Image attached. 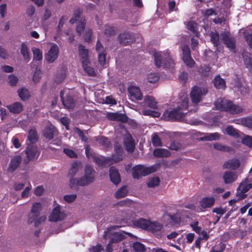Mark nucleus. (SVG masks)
I'll return each mask as SVG.
<instances>
[{"label": "nucleus", "instance_id": "1", "mask_svg": "<svg viewBox=\"0 0 252 252\" xmlns=\"http://www.w3.org/2000/svg\"><path fill=\"white\" fill-rule=\"evenodd\" d=\"M84 176L80 178H71L69 186L72 189L78 190V186H85L92 183L94 179L95 170L89 164L85 166Z\"/></svg>", "mask_w": 252, "mask_h": 252}, {"label": "nucleus", "instance_id": "2", "mask_svg": "<svg viewBox=\"0 0 252 252\" xmlns=\"http://www.w3.org/2000/svg\"><path fill=\"white\" fill-rule=\"evenodd\" d=\"M215 105L217 109L227 112L233 115L242 113L244 110L241 106L235 104L232 101L224 98H218L215 102Z\"/></svg>", "mask_w": 252, "mask_h": 252}, {"label": "nucleus", "instance_id": "3", "mask_svg": "<svg viewBox=\"0 0 252 252\" xmlns=\"http://www.w3.org/2000/svg\"><path fill=\"white\" fill-rule=\"evenodd\" d=\"M78 52L80 61L85 72L90 76H95L96 72L94 68L91 66V62L90 59L88 49L83 45L79 44L78 46Z\"/></svg>", "mask_w": 252, "mask_h": 252}, {"label": "nucleus", "instance_id": "4", "mask_svg": "<svg viewBox=\"0 0 252 252\" xmlns=\"http://www.w3.org/2000/svg\"><path fill=\"white\" fill-rule=\"evenodd\" d=\"M41 208L42 206L39 202L33 203L28 216V222L29 224L33 223L35 227H38L46 220V217L45 216L39 217Z\"/></svg>", "mask_w": 252, "mask_h": 252}, {"label": "nucleus", "instance_id": "5", "mask_svg": "<svg viewBox=\"0 0 252 252\" xmlns=\"http://www.w3.org/2000/svg\"><path fill=\"white\" fill-rule=\"evenodd\" d=\"M155 63L157 66H163L166 68H172L174 61L168 52L157 53L155 54Z\"/></svg>", "mask_w": 252, "mask_h": 252}, {"label": "nucleus", "instance_id": "6", "mask_svg": "<svg viewBox=\"0 0 252 252\" xmlns=\"http://www.w3.org/2000/svg\"><path fill=\"white\" fill-rule=\"evenodd\" d=\"M156 171L154 166L145 167L142 165H137L132 168V175L134 179H138L141 176H146Z\"/></svg>", "mask_w": 252, "mask_h": 252}, {"label": "nucleus", "instance_id": "7", "mask_svg": "<svg viewBox=\"0 0 252 252\" xmlns=\"http://www.w3.org/2000/svg\"><path fill=\"white\" fill-rule=\"evenodd\" d=\"M208 93V90L206 88L194 86L190 92V98L192 102L197 104L203 99V98Z\"/></svg>", "mask_w": 252, "mask_h": 252}, {"label": "nucleus", "instance_id": "8", "mask_svg": "<svg viewBox=\"0 0 252 252\" xmlns=\"http://www.w3.org/2000/svg\"><path fill=\"white\" fill-rule=\"evenodd\" d=\"M26 155V158L24 159L23 163L27 164L31 160L33 159L35 157L37 158L40 154V151L38 150L37 146L33 144H30L24 150Z\"/></svg>", "mask_w": 252, "mask_h": 252}, {"label": "nucleus", "instance_id": "9", "mask_svg": "<svg viewBox=\"0 0 252 252\" xmlns=\"http://www.w3.org/2000/svg\"><path fill=\"white\" fill-rule=\"evenodd\" d=\"M66 217L64 211L61 210L60 205L54 208L49 217V220L51 222H57L63 220Z\"/></svg>", "mask_w": 252, "mask_h": 252}, {"label": "nucleus", "instance_id": "10", "mask_svg": "<svg viewBox=\"0 0 252 252\" xmlns=\"http://www.w3.org/2000/svg\"><path fill=\"white\" fill-rule=\"evenodd\" d=\"M59 54L58 46L53 43L47 53L45 55V59L49 63L54 62L58 58Z\"/></svg>", "mask_w": 252, "mask_h": 252}, {"label": "nucleus", "instance_id": "11", "mask_svg": "<svg viewBox=\"0 0 252 252\" xmlns=\"http://www.w3.org/2000/svg\"><path fill=\"white\" fill-rule=\"evenodd\" d=\"M96 50L98 53V63L102 67L104 66L107 63L106 53L103 46L99 42H97L96 45Z\"/></svg>", "mask_w": 252, "mask_h": 252}, {"label": "nucleus", "instance_id": "12", "mask_svg": "<svg viewBox=\"0 0 252 252\" xmlns=\"http://www.w3.org/2000/svg\"><path fill=\"white\" fill-rule=\"evenodd\" d=\"M164 115L167 116L168 120L171 121H180L184 116V113L181 111L180 108H176L170 111H166Z\"/></svg>", "mask_w": 252, "mask_h": 252}, {"label": "nucleus", "instance_id": "13", "mask_svg": "<svg viewBox=\"0 0 252 252\" xmlns=\"http://www.w3.org/2000/svg\"><path fill=\"white\" fill-rule=\"evenodd\" d=\"M80 12L79 11L76 12L74 14L75 19H70V23L73 24L75 21H77L76 32L79 34H81L84 31L85 22L84 19H81L80 20H78L77 19L80 16Z\"/></svg>", "mask_w": 252, "mask_h": 252}, {"label": "nucleus", "instance_id": "14", "mask_svg": "<svg viewBox=\"0 0 252 252\" xmlns=\"http://www.w3.org/2000/svg\"><path fill=\"white\" fill-rule=\"evenodd\" d=\"M58 133V129L53 125L46 126L43 130V135L48 140L53 139Z\"/></svg>", "mask_w": 252, "mask_h": 252}, {"label": "nucleus", "instance_id": "15", "mask_svg": "<svg viewBox=\"0 0 252 252\" xmlns=\"http://www.w3.org/2000/svg\"><path fill=\"white\" fill-rule=\"evenodd\" d=\"M22 161V157L20 155H15L10 160L8 167V171L12 173L19 167Z\"/></svg>", "mask_w": 252, "mask_h": 252}, {"label": "nucleus", "instance_id": "16", "mask_svg": "<svg viewBox=\"0 0 252 252\" xmlns=\"http://www.w3.org/2000/svg\"><path fill=\"white\" fill-rule=\"evenodd\" d=\"M128 91L130 94V96L131 97V100L133 101L134 99L137 100H141L142 99L143 95L138 87L131 86L128 87Z\"/></svg>", "mask_w": 252, "mask_h": 252}, {"label": "nucleus", "instance_id": "17", "mask_svg": "<svg viewBox=\"0 0 252 252\" xmlns=\"http://www.w3.org/2000/svg\"><path fill=\"white\" fill-rule=\"evenodd\" d=\"M63 95L64 92L63 91H62L60 92V98L63 104L68 109L73 108L74 106V102L73 97L70 95H66V97L64 98Z\"/></svg>", "mask_w": 252, "mask_h": 252}, {"label": "nucleus", "instance_id": "18", "mask_svg": "<svg viewBox=\"0 0 252 252\" xmlns=\"http://www.w3.org/2000/svg\"><path fill=\"white\" fill-rule=\"evenodd\" d=\"M109 176L111 181L116 185L119 184L121 181L118 170L114 166L109 168Z\"/></svg>", "mask_w": 252, "mask_h": 252}, {"label": "nucleus", "instance_id": "19", "mask_svg": "<svg viewBox=\"0 0 252 252\" xmlns=\"http://www.w3.org/2000/svg\"><path fill=\"white\" fill-rule=\"evenodd\" d=\"M240 166L238 159L232 158L224 162L223 164V169H230L233 170L237 169Z\"/></svg>", "mask_w": 252, "mask_h": 252}, {"label": "nucleus", "instance_id": "20", "mask_svg": "<svg viewBox=\"0 0 252 252\" xmlns=\"http://www.w3.org/2000/svg\"><path fill=\"white\" fill-rule=\"evenodd\" d=\"M20 53L23 60L27 63L31 60V54L28 46L26 43L22 42L20 48Z\"/></svg>", "mask_w": 252, "mask_h": 252}, {"label": "nucleus", "instance_id": "21", "mask_svg": "<svg viewBox=\"0 0 252 252\" xmlns=\"http://www.w3.org/2000/svg\"><path fill=\"white\" fill-rule=\"evenodd\" d=\"M163 228V225L158 221L152 222L149 225L148 231L151 232L155 235H158Z\"/></svg>", "mask_w": 252, "mask_h": 252}, {"label": "nucleus", "instance_id": "22", "mask_svg": "<svg viewBox=\"0 0 252 252\" xmlns=\"http://www.w3.org/2000/svg\"><path fill=\"white\" fill-rule=\"evenodd\" d=\"M215 202V199L214 197H205L200 201V206L204 208H208L212 207Z\"/></svg>", "mask_w": 252, "mask_h": 252}, {"label": "nucleus", "instance_id": "23", "mask_svg": "<svg viewBox=\"0 0 252 252\" xmlns=\"http://www.w3.org/2000/svg\"><path fill=\"white\" fill-rule=\"evenodd\" d=\"M94 159V160L99 165L101 166H106L107 165H109L111 163V158H100L98 157L95 156L94 155L93 156L92 155H90Z\"/></svg>", "mask_w": 252, "mask_h": 252}, {"label": "nucleus", "instance_id": "24", "mask_svg": "<svg viewBox=\"0 0 252 252\" xmlns=\"http://www.w3.org/2000/svg\"><path fill=\"white\" fill-rule=\"evenodd\" d=\"M9 111L14 114H19L23 110V105L20 102H15L7 106Z\"/></svg>", "mask_w": 252, "mask_h": 252}, {"label": "nucleus", "instance_id": "25", "mask_svg": "<svg viewBox=\"0 0 252 252\" xmlns=\"http://www.w3.org/2000/svg\"><path fill=\"white\" fill-rule=\"evenodd\" d=\"M222 39L224 40L225 44L229 48L230 50H232L235 47V43L234 39L232 37L230 36L227 33H223L221 34Z\"/></svg>", "mask_w": 252, "mask_h": 252}, {"label": "nucleus", "instance_id": "26", "mask_svg": "<svg viewBox=\"0 0 252 252\" xmlns=\"http://www.w3.org/2000/svg\"><path fill=\"white\" fill-rule=\"evenodd\" d=\"M133 224L136 226L144 230H148L150 220L143 218H140L133 221Z\"/></svg>", "mask_w": 252, "mask_h": 252}, {"label": "nucleus", "instance_id": "27", "mask_svg": "<svg viewBox=\"0 0 252 252\" xmlns=\"http://www.w3.org/2000/svg\"><path fill=\"white\" fill-rule=\"evenodd\" d=\"M237 178L236 174L232 171H226L223 175V179L225 184H230L235 181Z\"/></svg>", "mask_w": 252, "mask_h": 252}, {"label": "nucleus", "instance_id": "28", "mask_svg": "<svg viewBox=\"0 0 252 252\" xmlns=\"http://www.w3.org/2000/svg\"><path fill=\"white\" fill-rule=\"evenodd\" d=\"M17 93L18 96L23 101H26L28 100L31 97V94L29 90L25 87H23L18 89Z\"/></svg>", "mask_w": 252, "mask_h": 252}, {"label": "nucleus", "instance_id": "29", "mask_svg": "<svg viewBox=\"0 0 252 252\" xmlns=\"http://www.w3.org/2000/svg\"><path fill=\"white\" fill-rule=\"evenodd\" d=\"M31 50L33 54V61H41L43 59L42 51L35 47H32Z\"/></svg>", "mask_w": 252, "mask_h": 252}, {"label": "nucleus", "instance_id": "30", "mask_svg": "<svg viewBox=\"0 0 252 252\" xmlns=\"http://www.w3.org/2000/svg\"><path fill=\"white\" fill-rule=\"evenodd\" d=\"M153 155L157 158L168 157L170 155V153L166 149H156L153 151Z\"/></svg>", "mask_w": 252, "mask_h": 252}, {"label": "nucleus", "instance_id": "31", "mask_svg": "<svg viewBox=\"0 0 252 252\" xmlns=\"http://www.w3.org/2000/svg\"><path fill=\"white\" fill-rule=\"evenodd\" d=\"M28 138L32 144L35 143L38 140V135L35 128H32L29 130Z\"/></svg>", "mask_w": 252, "mask_h": 252}, {"label": "nucleus", "instance_id": "32", "mask_svg": "<svg viewBox=\"0 0 252 252\" xmlns=\"http://www.w3.org/2000/svg\"><path fill=\"white\" fill-rule=\"evenodd\" d=\"M225 131L227 134L229 136L239 138L240 137L239 130L235 128L232 126H229L225 128Z\"/></svg>", "mask_w": 252, "mask_h": 252}, {"label": "nucleus", "instance_id": "33", "mask_svg": "<svg viewBox=\"0 0 252 252\" xmlns=\"http://www.w3.org/2000/svg\"><path fill=\"white\" fill-rule=\"evenodd\" d=\"M144 101L145 103L151 108L153 109H157L158 108L157 102L153 97L147 95L144 98Z\"/></svg>", "mask_w": 252, "mask_h": 252}, {"label": "nucleus", "instance_id": "34", "mask_svg": "<svg viewBox=\"0 0 252 252\" xmlns=\"http://www.w3.org/2000/svg\"><path fill=\"white\" fill-rule=\"evenodd\" d=\"M124 239L125 236L123 234L119 232H115L109 242L113 244L114 243H117Z\"/></svg>", "mask_w": 252, "mask_h": 252}, {"label": "nucleus", "instance_id": "35", "mask_svg": "<svg viewBox=\"0 0 252 252\" xmlns=\"http://www.w3.org/2000/svg\"><path fill=\"white\" fill-rule=\"evenodd\" d=\"M220 134L215 132L213 133L207 134L206 135L201 138V139L203 141H213L219 139Z\"/></svg>", "mask_w": 252, "mask_h": 252}, {"label": "nucleus", "instance_id": "36", "mask_svg": "<svg viewBox=\"0 0 252 252\" xmlns=\"http://www.w3.org/2000/svg\"><path fill=\"white\" fill-rule=\"evenodd\" d=\"M251 188H252V184L251 183H248L247 181H244L241 183L237 188V191L238 190H242L243 192H248Z\"/></svg>", "mask_w": 252, "mask_h": 252}, {"label": "nucleus", "instance_id": "37", "mask_svg": "<svg viewBox=\"0 0 252 252\" xmlns=\"http://www.w3.org/2000/svg\"><path fill=\"white\" fill-rule=\"evenodd\" d=\"M127 187L124 186L119 189L115 193V197L117 198L125 197L127 193Z\"/></svg>", "mask_w": 252, "mask_h": 252}, {"label": "nucleus", "instance_id": "38", "mask_svg": "<svg viewBox=\"0 0 252 252\" xmlns=\"http://www.w3.org/2000/svg\"><path fill=\"white\" fill-rule=\"evenodd\" d=\"M160 179L158 177L150 178L147 183V186L149 188H155L159 186Z\"/></svg>", "mask_w": 252, "mask_h": 252}, {"label": "nucleus", "instance_id": "39", "mask_svg": "<svg viewBox=\"0 0 252 252\" xmlns=\"http://www.w3.org/2000/svg\"><path fill=\"white\" fill-rule=\"evenodd\" d=\"M152 142L154 147L162 146V143L160 138L157 133H154L152 135Z\"/></svg>", "mask_w": 252, "mask_h": 252}, {"label": "nucleus", "instance_id": "40", "mask_svg": "<svg viewBox=\"0 0 252 252\" xmlns=\"http://www.w3.org/2000/svg\"><path fill=\"white\" fill-rule=\"evenodd\" d=\"M196 23L193 21H190L187 24V29L194 33L196 36H198V33L196 30Z\"/></svg>", "mask_w": 252, "mask_h": 252}, {"label": "nucleus", "instance_id": "41", "mask_svg": "<svg viewBox=\"0 0 252 252\" xmlns=\"http://www.w3.org/2000/svg\"><path fill=\"white\" fill-rule=\"evenodd\" d=\"M213 83L217 89H224L225 88V80H214Z\"/></svg>", "mask_w": 252, "mask_h": 252}, {"label": "nucleus", "instance_id": "42", "mask_svg": "<svg viewBox=\"0 0 252 252\" xmlns=\"http://www.w3.org/2000/svg\"><path fill=\"white\" fill-rule=\"evenodd\" d=\"M211 40L215 46L219 45V36L218 33L216 32H211L210 33Z\"/></svg>", "mask_w": 252, "mask_h": 252}, {"label": "nucleus", "instance_id": "43", "mask_svg": "<svg viewBox=\"0 0 252 252\" xmlns=\"http://www.w3.org/2000/svg\"><path fill=\"white\" fill-rule=\"evenodd\" d=\"M79 166V164L77 162H73L69 171L68 174L71 176H74L77 172Z\"/></svg>", "mask_w": 252, "mask_h": 252}, {"label": "nucleus", "instance_id": "44", "mask_svg": "<svg viewBox=\"0 0 252 252\" xmlns=\"http://www.w3.org/2000/svg\"><path fill=\"white\" fill-rule=\"evenodd\" d=\"M133 248L136 252H144L145 251L144 245L140 242H136L133 243Z\"/></svg>", "mask_w": 252, "mask_h": 252}, {"label": "nucleus", "instance_id": "45", "mask_svg": "<svg viewBox=\"0 0 252 252\" xmlns=\"http://www.w3.org/2000/svg\"><path fill=\"white\" fill-rule=\"evenodd\" d=\"M214 149L220 151H230L231 148L229 147L223 146L220 143H216L214 144Z\"/></svg>", "mask_w": 252, "mask_h": 252}, {"label": "nucleus", "instance_id": "46", "mask_svg": "<svg viewBox=\"0 0 252 252\" xmlns=\"http://www.w3.org/2000/svg\"><path fill=\"white\" fill-rule=\"evenodd\" d=\"M99 143L106 147H108L110 144V141L109 139L104 136H100L98 137L96 140Z\"/></svg>", "mask_w": 252, "mask_h": 252}, {"label": "nucleus", "instance_id": "47", "mask_svg": "<svg viewBox=\"0 0 252 252\" xmlns=\"http://www.w3.org/2000/svg\"><path fill=\"white\" fill-rule=\"evenodd\" d=\"M169 217L174 224H180L182 221L181 217L177 214L169 215Z\"/></svg>", "mask_w": 252, "mask_h": 252}, {"label": "nucleus", "instance_id": "48", "mask_svg": "<svg viewBox=\"0 0 252 252\" xmlns=\"http://www.w3.org/2000/svg\"><path fill=\"white\" fill-rule=\"evenodd\" d=\"M225 249V245L220 243L218 246L212 247L211 252H223Z\"/></svg>", "mask_w": 252, "mask_h": 252}, {"label": "nucleus", "instance_id": "49", "mask_svg": "<svg viewBox=\"0 0 252 252\" xmlns=\"http://www.w3.org/2000/svg\"><path fill=\"white\" fill-rule=\"evenodd\" d=\"M183 59L184 63L188 66L192 67L194 66L195 62L190 56L183 57Z\"/></svg>", "mask_w": 252, "mask_h": 252}, {"label": "nucleus", "instance_id": "50", "mask_svg": "<svg viewBox=\"0 0 252 252\" xmlns=\"http://www.w3.org/2000/svg\"><path fill=\"white\" fill-rule=\"evenodd\" d=\"M63 153L70 158H76L77 157V154L72 150L64 148L63 150Z\"/></svg>", "mask_w": 252, "mask_h": 252}, {"label": "nucleus", "instance_id": "51", "mask_svg": "<svg viewBox=\"0 0 252 252\" xmlns=\"http://www.w3.org/2000/svg\"><path fill=\"white\" fill-rule=\"evenodd\" d=\"M74 131L78 134L82 141L86 142L88 140V138L85 135L83 131L79 128L75 127Z\"/></svg>", "mask_w": 252, "mask_h": 252}, {"label": "nucleus", "instance_id": "52", "mask_svg": "<svg viewBox=\"0 0 252 252\" xmlns=\"http://www.w3.org/2000/svg\"><path fill=\"white\" fill-rule=\"evenodd\" d=\"M56 77L59 79H63L66 77V69L64 68L59 69L56 74Z\"/></svg>", "mask_w": 252, "mask_h": 252}, {"label": "nucleus", "instance_id": "53", "mask_svg": "<svg viewBox=\"0 0 252 252\" xmlns=\"http://www.w3.org/2000/svg\"><path fill=\"white\" fill-rule=\"evenodd\" d=\"M92 31L90 29H87L85 31V33L84 35V40L88 42H89L92 40Z\"/></svg>", "mask_w": 252, "mask_h": 252}, {"label": "nucleus", "instance_id": "54", "mask_svg": "<svg viewBox=\"0 0 252 252\" xmlns=\"http://www.w3.org/2000/svg\"><path fill=\"white\" fill-rule=\"evenodd\" d=\"M243 58L245 64L247 67L252 65V56L251 55L244 54Z\"/></svg>", "mask_w": 252, "mask_h": 252}, {"label": "nucleus", "instance_id": "55", "mask_svg": "<svg viewBox=\"0 0 252 252\" xmlns=\"http://www.w3.org/2000/svg\"><path fill=\"white\" fill-rule=\"evenodd\" d=\"M143 114L145 116H152L154 117H158L159 116V113L158 112L150 110H143Z\"/></svg>", "mask_w": 252, "mask_h": 252}, {"label": "nucleus", "instance_id": "56", "mask_svg": "<svg viewBox=\"0 0 252 252\" xmlns=\"http://www.w3.org/2000/svg\"><path fill=\"white\" fill-rule=\"evenodd\" d=\"M77 195L75 194L65 195L63 196L64 200L67 203H71L73 202L76 198Z\"/></svg>", "mask_w": 252, "mask_h": 252}, {"label": "nucleus", "instance_id": "57", "mask_svg": "<svg viewBox=\"0 0 252 252\" xmlns=\"http://www.w3.org/2000/svg\"><path fill=\"white\" fill-rule=\"evenodd\" d=\"M126 149L129 152H133L135 149V145L132 141H128L125 144Z\"/></svg>", "mask_w": 252, "mask_h": 252}, {"label": "nucleus", "instance_id": "58", "mask_svg": "<svg viewBox=\"0 0 252 252\" xmlns=\"http://www.w3.org/2000/svg\"><path fill=\"white\" fill-rule=\"evenodd\" d=\"M188 102L189 100L187 98H184L182 101L180 105L178 106L177 108H180L181 111L183 109H187L188 108Z\"/></svg>", "mask_w": 252, "mask_h": 252}, {"label": "nucleus", "instance_id": "59", "mask_svg": "<svg viewBox=\"0 0 252 252\" xmlns=\"http://www.w3.org/2000/svg\"><path fill=\"white\" fill-rule=\"evenodd\" d=\"M242 142L249 147H252V137L247 136L242 139Z\"/></svg>", "mask_w": 252, "mask_h": 252}, {"label": "nucleus", "instance_id": "60", "mask_svg": "<svg viewBox=\"0 0 252 252\" xmlns=\"http://www.w3.org/2000/svg\"><path fill=\"white\" fill-rule=\"evenodd\" d=\"M127 116L126 114L118 113L117 121H119L123 123H125L127 122Z\"/></svg>", "mask_w": 252, "mask_h": 252}, {"label": "nucleus", "instance_id": "61", "mask_svg": "<svg viewBox=\"0 0 252 252\" xmlns=\"http://www.w3.org/2000/svg\"><path fill=\"white\" fill-rule=\"evenodd\" d=\"M210 70V68L209 67L204 66L200 68L199 71L204 77H207L209 73Z\"/></svg>", "mask_w": 252, "mask_h": 252}, {"label": "nucleus", "instance_id": "62", "mask_svg": "<svg viewBox=\"0 0 252 252\" xmlns=\"http://www.w3.org/2000/svg\"><path fill=\"white\" fill-rule=\"evenodd\" d=\"M1 70L5 73H11L13 71L14 68L11 66L4 65L1 67Z\"/></svg>", "mask_w": 252, "mask_h": 252}, {"label": "nucleus", "instance_id": "63", "mask_svg": "<svg viewBox=\"0 0 252 252\" xmlns=\"http://www.w3.org/2000/svg\"><path fill=\"white\" fill-rule=\"evenodd\" d=\"M51 14L52 13L50 10L46 9L42 17V20L45 21L48 20L51 17Z\"/></svg>", "mask_w": 252, "mask_h": 252}, {"label": "nucleus", "instance_id": "64", "mask_svg": "<svg viewBox=\"0 0 252 252\" xmlns=\"http://www.w3.org/2000/svg\"><path fill=\"white\" fill-rule=\"evenodd\" d=\"M32 186L30 184L29 187H27L22 192L21 196L23 198H27L29 196L30 191L31 189Z\"/></svg>", "mask_w": 252, "mask_h": 252}]
</instances>
